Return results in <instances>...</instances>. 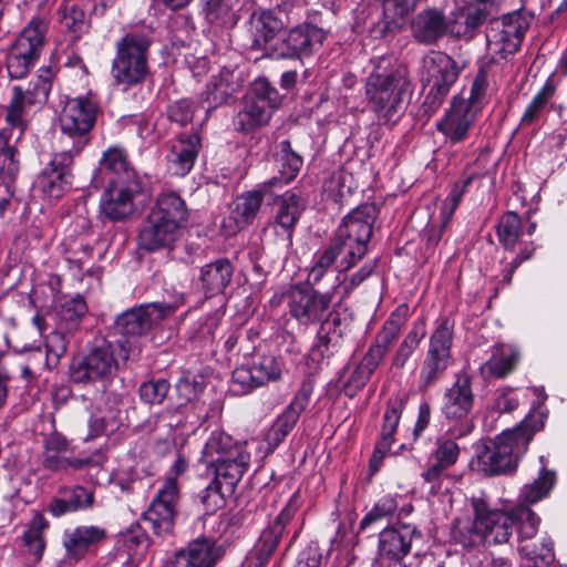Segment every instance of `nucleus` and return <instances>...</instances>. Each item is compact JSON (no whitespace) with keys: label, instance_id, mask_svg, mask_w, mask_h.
<instances>
[{"label":"nucleus","instance_id":"obj_22","mask_svg":"<svg viewBox=\"0 0 567 567\" xmlns=\"http://www.w3.org/2000/svg\"><path fill=\"white\" fill-rule=\"evenodd\" d=\"M51 90V81L49 76L38 75L23 89L21 85L12 87V97L6 106V124L18 125L27 128L24 120L25 105H41L47 102Z\"/></svg>","mask_w":567,"mask_h":567},{"label":"nucleus","instance_id":"obj_10","mask_svg":"<svg viewBox=\"0 0 567 567\" xmlns=\"http://www.w3.org/2000/svg\"><path fill=\"white\" fill-rule=\"evenodd\" d=\"M117 357L124 361L128 359L125 343L102 340L86 355L73 360L70 365L71 380L75 383L104 381L118 369Z\"/></svg>","mask_w":567,"mask_h":567},{"label":"nucleus","instance_id":"obj_50","mask_svg":"<svg viewBox=\"0 0 567 567\" xmlns=\"http://www.w3.org/2000/svg\"><path fill=\"white\" fill-rule=\"evenodd\" d=\"M238 0H207L205 19L217 27H233L237 22L235 7Z\"/></svg>","mask_w":567,"mask_h":567},{"label":"nucleus","instance_id":"obj_54","mask_svg":"<svg viewBox=\"0 0 567 567\" xmlns=\"http://www.w3.org/2000/svg\"><path fill=\"white\" fill-rule=\"evenodd\" d=\"M487 75L488 66L482 65L473 80L470 96L467 99L460 96V100L466 105V107L474 110V112L477 114L481 112L486 101L487 91L489 87Z\"/></svg>","mask_w":567,"mask_h":567},{"label":"nucleus","instance_id":"obj_25","mask_svg":"<svg viewBox=\"0 0 567 567\" xmlns=\"http://www.w3.org/2000/svg\"><path fill=\"white\" fill-rule=\"evenodd\" d=\"M76 154L60 148L38 178L41 192L49 198H61L71 187V167Z\"/></svg>","mask_w":567,"mask_h":567},{"label":"nucleus","instance_id":"obj_52","mask_svg":"<svg viewBox=\"0 0 567 567\" xmlns=\"http://www.w3.org/2000/svg\"><path fill=\"white\" fill-rule=\"evenodd\" d=\"M342 254L343 252L339 249V246H336L332 243L321 252L317 254L315 262L308 272L306 280L307 284L312 287L318 285L327 271L336 264L338 257Z\"/></svg>","mask_w":567,"mask_h":567},{"label":"nucleus","instance_id":"obj_6","mask_svg":"<svg viewBox=\"0 0 567 567\" xmlns=\"http://www.w3.org/2000/svg\"><path fill=\"white\" fill-rule=\"evenodd\" d=\"M151 33L142 29L126 31L114 43L115 54L111 64L114 83L123 91L143 84L151 74Z\"/></svg>","mask_w":567,"mask_h":567},{"label":"nucleus","instance_id":"obj_35","mask_svg":"<svg viewBox=\"0 0 567 567\" xmlns=\"http://www.w3.org/2000/svg\"><path fill=\"white\" fill-rule=\"evenodd\" d=\"M94 493L83 486L62 487L58 495L48 505V512L53 517H61L68 513H74L92 507Z\"/></svg>","mask_w":567,"mask_h":567},{"label":"nucleus","instance_id":"obj_27","mask_svg":"<svg viewBox=\"0 0 567 567\" xmlns=\"http://www.w3.org/2000/svg\"><path fill=\"white\" fill-rule=\"evenodd\" d=\"M477 115L474 110L466 107L460 96L456 95L452 99L450 109L436 123V130L451 145L458 144L467 138Z\"/></svg>","mask_w":567,"mask_h":567},{"label":"nucleus","instance_id":"obj_61","mask_svg":"<svg viewBox=\"0 0 567 567\" xmlns=\"http://www.w3.org/2000/svg\"><path fill=\"white\" fill-rule=\"evenodd\" d=\"M171 384L166 379L145 381L140 385V399L150 405L162 404L169 391Z\"/></svg>","mask_w":567,"mask_h":567},{"label":"nucleus","instance_id":"obj_21","mask_svg":"<svg viewBox=\"0 0 567 567\" xmlns=\"http://www.w3.org/2000/svg\"><path fill=\"white\" fill-rule=\"evenodd\" d=\"M106 538L107 530L100 525H78L65 529L62 535L64 561L79 564L87 557L95 556Z\"/></svg>","mask_w":567,"mask_h":567},{"label":"nucleus","instance_id":"obj_45","mask_svg":"<svg viewBox=\"0 0 567 567\" xmlns=\"http://www.w3.org/2000/svg\"><path fill=\"white\" fill-rule=\"evenodd\" d=\"M380 363L381 361L379 359L367 351L361 361L342 383V389L346 395L349 398L357 395V393L365 386Z\"/></svg>","mask_w":567,"mask_h":567},{"label":"nucleus","instance_id":"obj_36","mask_svg":"<svg viewBox=\"0 0 567 567\" xmlns=\"http://www.w3.org/2000/svg\"><path fill=\"white\" fill-rule=\"evenodd\" d=\"M408 311V306H399L383 323L381 330L375 337L374 343L369 347L368 352L373 354L381 362L388 353L391 344L398 339L401 329L406 321Z\"/></svg>","mask_w":567,"mask_h":567},{"label":"nucleus","instance_id":"obj_32","mask_svg":"<svg viewBox=\"0 0 567 567\" xmlns=\"http://www.w3.org/2000/svg\"><path fill=\"white\" fill-rule=\"evenodd\" d=\"M412 37L421 44H436L450 33V22L443 11L425 9L420 11L410 24Z\"/></svg>","mask_w":567,"mask_h":567},{"label":"nucleus","instance_id":"obj_64","mask_svg":"<svg viewBox=\"0 0 567 567\" xmlns=\"http://www.w3.org/2000/svg\"><path fill=\"white\" fill-rule=\"evenodd\" d=\"M447 470L434 463L430 464L421 474L423 480L422 487L430 495L436 496L446 487L444 486L445 478L447 477Z\"/></svg>","mask_w":567,"mask_h":567},{"label":"nucleus","instance_id":"obj_38","mask_svg":"<svg viewBox=\"0 0 567 567\" xmlns=\"http://www.w3.org/2000/svg\"><path fill=\"white\" fill-rule=\"evenodd\" d=\"M300 507V496L298 493H295L285 505V507L280 511V513L276 516L275 520L266 527L259 540L266 543L267 550H276L284 533L286 526L289 522L295 517L296 513Z\"/></svg>","mask_w":567,"mask_h":567},{"label":"nucleus","instance_id":"obj_8","mask_svg":"<svg viewBox=\"0 0 567 567\" xmlns=\"http://www.w3.org/2000/svg\"><path fill=\"white\" fill-rule=\"evenodd\" d=\"M187 468V458L182 454H177L171 467V474L164 478L148 508L143 514V520L159 537L171 535L174 530L181 501L177 477L184 474Z\"/></svg>","mask_w":567,"mask_h":567},{"label":"nucleus","instance_id":"obj_17","mask_svg":"<svg viewBox=\"0 0 567 567\" xmlns=\"http://www.w3.org/2000/svg\"><path fill=\"white\" fill-rule=\"evenodd\" d=\"M527 27L518 12L491 20L486 30L487 50L493 56L507 59L519 49Z\"/></svg>","mask_w":567,"mask_h":567},{"label":"nucleus","instance_id":"obj_56","mask_svg":"<svg viewBox=\"0 0 567 567\" xmlns=\"http://www.w3.org/2000/svg\"><path fill=\"white\" fill-rule=\"evenodd\" d=\"M377 260L365 262L358 271L352 275H346L341 279L338 277V285L334 291L341 299L348 298L364 280H367L375 270Z\"/></svg>","mask_w":567,"mask_h":567},{"label":"nucleus","instance_id":"obj_53","mask_svg":"<svg viewBox=\"0 0 567 567\" xmlns=\"http://www.w3.org/2000/svg\"><path fill=\"white\" fill-rule=\"evenodd\" d=\"M458 437H453L449 431L444 436L436 440L435 450L432 452L434 464L449 470L455 465L460 457V446L456 443Z\"/></svg>","mask_w":567,"mask_h":567},{"label":"nucleus","instance_id":"obj_44","mask_svg":"<svg viewBox=\"0 0 567 567\" xmlns=\"http://www.w3.org/2000/svg\"><path fill=\"white\" fill-rule=\"evenodd\" d=\"M556 484V472L548 470L543 465L539 470L537 478L533 483L525 484L519 492L517 505H529L535 504L543 498L547 497L553 487Z\"/></svg>","mask_w":567,"mask_h":567},{"label":"nucleus","instance_id":"obj_42","mask_svg":"<svg viewBox=\"0 0 567 567\" xmlns=\"http://www.w3.org/2000/svg\"><path fill=\"white\" fill-rule=\"evenodd\" d=\"M271 110L258 104L250 99H246L244 107L234 118L235 130L241 133H251L257 128L268 124L272 115Z\"/></svg>","mask_w":567,"mask_h":567},{"label":"nucleus","instance_id":"obj_24","mask_svg":"<svg viewBox=\"0 0 567 567\" xmlns=\"http://www.w3.org/2000/svg\"><path fill=\"white\" fill-rule=\"evenodd\" d=\"M244 83L243 73L235 66H223L217 74L212 75L200 95V103L207 112L230 102Z\"/></svg>","mask_w":567,"mask_h":567},{"label":"nucleus","instance_id":"obj_15","mask_svg":"<svg viewBox=\"0 0 567 567\" xmlns=\"http://www.w3.org/2000/svg\"><path fill=\"white\" fill-rule=\"evenodd\" d=\"M324 39L321 28L305 22L284 32L269 45L268 53L274 59L302 60L319 51Z\"/></svg>","mask_w":567,"mask_h":567},{"label":"nucleus","instance_id":"obj_3","mask_svg":"<svg viewBox=\"0 0 567 567\" xmlns=\"http://www.w3.org/2000/svg\"><path fill=\"white\" fill-rule=\"evenodd\" d=\"M543 426L542 416L530 413L514 429L503 431L492 445L477 449L478 470L487 476L514 472L535 433Z\"/></svg>","mask_w":567,"mask_h":567},{"label":"nucleus","instance_id":"obj_20","mask_svg":"<svg viewBox=\"0 0 567 567\" xmlns=\"http://www.w3.org/2000/svg\"><path fill=\"white\" fill-rule=\"evenodd\" d=\"M175 310L172 303H144L122 312L115 320V329L122 336L141 337Z\"/></svg>","mask_w":567,"mask_h":567},{"label":"nucleus","instance_id":"obj_43","mask_svg":"<svg viewBox=\"0 0 567 567\" xmlns=\"http://www.w3.org/2000/svg\"><path fill=\"white\" fill-rule=\"evenodd\" d=\"M100 167L102 171L113 174L112 179H141L128 161L126 150L117 145L103 152Z\"/></svg>","mask_w":567,"mask_h":567},{"label":"nucleus","instance_id":"obj_14","mask_svg":"<svg viewBox=\"0 0 567 567\" xmlns=\"http://www.w3.org/2000/svg\"><path fill=\"white\" fill-rule=\"evenodd\" d=\"M473 404L471 378L466 373H460L454 383L445 390L441 408L445 419L454 423L449 427V433L453 437H465L474 430Z\"/></svg>","mask_w":567,"mask_h":567},{"label":"nucleus","instance_id":"obj_23","mask_svg":"<svg viewBox=\"0 0 567 567\" xmlns=\"http://www.w3.org/2000/svg\"><path fill=\"white\" fill-rule=\"evenodd\" d=\"M420 536L414 525L396 523L379 534L378 556L381 563L400 565L411 551L413 538Z\"/></svg>","mask_w":567,"mask_h":567},{"label":"nucleus","instance_id":"obj_13","mask_svg":"<svg viewBox=\"0 0 567 567\" xmlns=\"http://www.w3.org/2000/svg\"><path fill=\"white\" fill-rule=\"evenodd\" d=\"M454 321L442 317L432 332L429 349L421 365L420 386L427 389L434 385L453 363L452 344Z\"/></svg>","mask_w":567,"mask_h":567},{"label":"nucleus","instance_id":"obj_62","mask_svg":"<svg viewBox=\"0 0 567 567\" xmlns=\"http://www.w3.org/2000/svg\"><path fill=\"white\" fill-rule=\"evenodd\" d=\"M248 99L271 111L277 109L281 102L278 91L266 79H258L254 82L251 95Z\"/></svg>","mask_w":567,"mask_h":567},{"label":"nucleus","instance_id":"obj_11","mask_svg":"<svg viewBox=\"0 0 567 567\" xmlns=\"http://www.w3.org/2000/svg\"><path fill=\"white\" fill-rule=\"evenodd\" d=\"M422 68L430 84L422 106L425 113L432 114L443 104L457 81L462 66L451 55L442 51H431L423 58Z\"/></svg>","mask_w":567,"mask_h":567},{"label":"nucleus","instance_id":"obj_30","mask_svg":"<svg viewBox=\"0 0 567 567\" xmlns=\"http://www.w3.org/2000/svg\"><path fill=\"white\" fill-rule=\"evenodd\" d=\"M487 8L484 3H457L449 20L450 34L467 41L474 39L489 18Z\"/></svg>","mask_w":567,"mask_h":567},{"label":"nucleus","instance_id":"obj_39","mask_svg":"<svg viewBox=\"0 0 567 567\" xmlns=\"http://www.w3.org/2000/svg\"><path fill=\"white\" fill-rule=\"evenodd\" d=\"M520 360L519 350L511 344H498L483 364V371L495 378H504L516 370Z\"/></svg>","mask_w":567,"mask_h":567},{"label":"nucleus","instance_id":"obj_29","mask_svg":"<svg viewBox=\"0 0 567 567\" xmlns=\"http://www.w3.org/2000/svg\"><path fill=\"white\" fill-rule=\"evenodd\" d=\"M25 128L7 125L0 130V183L9 189L14 182L19 168V145Z\"/></svg>","mask_w":567,"mask_h":567},{"label":"nucleus","instance_id":"obj_58","mask_svg":"<svg viewBox=\"0 0 567 567\" xmlns=\"http://www.w3.org/2000/svg\"><path fill=\"white\" fill-rule=\"evenodd\" d=\"M396 508L398 502L394 496H382L360 520L359 530L362 532L370 527L372 524L393 515Z\"/></svg>","mask_w":567,"mask_h":567},{"label":"nucleus","instance_id":"obj_19","mask_svg":"<svg viewBox=\"0 0 567 567\" xmlns=\"http://www.w3.org/2000/svg\"><path fill=\"white\" fill-rule=\"evenodd\" d=\"M331 302L332 293L298 285L289 292V313L301 324L318 323L327 317Z\"/></svg>","mask_w":567,"mask_h":567},{"label":"nucleus","instance_id":"obj_16","mask_svg":"<svg viewBox=\"0 0 567 567\" xmlns=\"http://www.w3.org/2000/svg\"><path fill=\"white\" fill-rule=\"evenodd\" d=\"M144 193L142 179H111L100 199V213L110 221H122L136 210V198Z\"/></svg>","mask_w":567,"mask_h":567},{"label":"nucleus","instance_id":"obj_59","mask_svg":"<svg viewBox=\"0 0 567 567\" xmlns=\"http://www.w3.org/2000/svg\"><path fill=\"white\" fill-rule=\"evenodd\" d=\"M343 329H334L331 331L330 322H322L317 333L316 342L312 350L320 357L330 355L331 349H336L343 336Z\"/></svg>","mask_w":567,"mask_h":567},{"label":"nucleus","instance_id":"obj_34","mask_svg":"<svg viewBox=\"0 0 567 567\" xmlns=\"http://www.w3.org/2000/svg\"><path fill=\"white\" fill-rule=\"evenodd\" d=\"M307 208V199L295 190H288L275 202L274 226L280 228V234L285 235L292 243V236Z\"/></svg>","mask_w":567,"mask_h":567},{"label":"nucleus","instance_id":"obj_37","mask_svg":"<svg viewBox=\"0 0 567 567\" xmlns=\"http://www.w3.org/2000/svg\"><path fill=\"white\" fill-rule=\"evenodd\" d=\"M234 268L228 259H218L200 269L199 280L206 296L223 293L229 285Z\"/></svg>","mask_w":567,"mask_h":567},{"label":"nucleus","instance_id":"obj_57","mask_svg":"<svg viewBox=\"0 0 567 567\" xmlns=\"http://www.w3.org/2000/svg\"><path fill=\"white\" fill-rule=\"evenodd\" d=\"M298 420L299 417H297V414L284 410V412L278 415L266 434V441L268 442V445L272 449H276L292 431Z\"/></svg>","mask_w":567,"mask_h":567},{"label":"nucleus","instance_id":"obj_41","mask_svg":"<svg viewBox=\"0 0 567 567\" xmlns=\"http://www.w3.org/2000/svg\"><path fill=\"white\" fill-rule=\"evenodd\" d=\"M85 1L64 0L58 10L60 23L73 34L74 40L80 39L90 29V23L83 10Z\"/></svg>","mask_w":567,"mask_h":567},{"label":"nucleus","instance_id":"obj_12","mask_svg":"<svg viewBox=\"0 0 567 567\" xmlns=\"http://www.w3.org/2000/svg\"><path fill=\"white\" fill-rule=\"evenodd\" d=\"M48 33V23L41 18H33L20 32L8 56L7 69L11 79H22L39 60Z\"/></svg>","mask_w":567,"mask_h":567},{"label":"nucleus","instance_id":"obj_40","mask_svg":"<svg viewBox=\"0 0 567 567\" xmlns=\"http://www.w3.org/2000/svg\"><path fill=\"white\" fill-rule=\"evenodd\" d=\"M276 156L279 163V176L271 178L277 179L272 188H280L297 177L303 165V159L297 152L292 151L288 140L281 141L278 144Z\"/></svg>","mask_w":567,"mask_h":567},{"label":"nucleus","instance_id":"obj_18","mask_svg":"<svg viewBox=\"0 0 567 567\" xmlns=\"http://www.w3.org/2000/svg\"><path fill=\"white\" fill-rule=\"evenodd\" d=\"M282 361L274 354L258 357L250 365H241L233 371L231 391L245 395L270 382H277L282 377Z\"/></svg>","mask_w":567,"mask_h":567},{"label":"nucleus","instance_id":"obj_5","mask_svg":"<svg viewBox=\"0 0 567 567\" xmlns=\"http://www.w3.org/2000/svg\"><path fill=\"white\" fill-rule=\"evenodd\" d=\"M409 87L406 70L392 65L390 58H379L365 85L370 109L384 123L395 122L402 110L403 94Z\"/></svg>","mask_w":567,"mask_h":567},{"label":"nucleus","instance_id":"obj_51","mask_svg":"<svg viewBox=\"0 0 567 567\" xmlns=\"http://www.w3.org/2000/svg\"><path fill=\"white\" fill-rule=\"evenodd\" d=\"M525 567H547L555 560L554 542L545 536L538 545L518 547Z\"/></svg>","mask_w":567,"mask_h":567},{"label":"nucleus","instance_id":"obj_63","mask_svg":"<svg viewBox=\"0 0 567 567\" xmlns=\"http://www.w3.org/2000/svg\"><path fill=\"white\" fill-rule=\"evenodd\" d=\"M205 388L204 377L189 371L184 372L176 383V391L182 400H195Z\"/></svg>","mask_w":567,"mask_h":567},{"label":"nucleus","instance_id":"obj_49","mask_svg":"<svg viewBox=\"0 0 567 567\" xmlns=\"http://www.w3.org/2000/svg\"><path fill=\"white\" fill-rule=\"evenodd\" d=\"M496 235L501 245L513 251L523 235L522 218L514 212L504 213L496 225Z\"/></svg>","mask_w":567,"mask_h":567},{"label":"nucleus","instance_id":"obj_60","mask_svg":"<svg viewBox=\"0 0 567 567\" xmlns=\"http://www.w3.org/2000/svg\"><path fill=\"white\" fill-rule=\"evenodd\" d=\"M284 24L272 11H262L256 20V30L268 51L269 45L275 43V35L282 29Z\"/></svg>","mask_w":567,"mask_h":567},{"label":"nucleus","instance_id":"obj_48","mask_svg":"<svg viewBox=\"0 0 567 567\" xmlns=\"http://www.w3.org/2000/svg\"><path fill=\"white\" fill-rule=\"evenodd\" d=\"M425 334L426 331L424 320L415 321L411 330L396 348L392 357V367L395 369H402L409 359L413 355Z\"/></svg>","mask_w":567,"mask_h":567},{"label":"nucleus","instance_id":"obj_46","mask_svg":"<svg viewBox=\"0 0 567 567\" xmlns=\"http://www.w3.org/2000/svg\"><path fill=\"white\" fill-rule=\"evenodd\" d=\"M48 527L49 523L44 516L37 513L28 523L27 529L22 535L23 546L34 561H39L43 556L47 547L44 532Z\"/></svg>","mask_w":567,"mask_h":567},{"label":"nucleus","instance_id":"obj_7","mask_svg":"<svg viewBox=\"0 0 567 567\" xmlns=\"http://www.w3.org/2000/svg\"><path fill=\"white\" fill-rule=\"evenodd\" d=\"M377 216L374 204H363L343 217L332 240L343 252L337 266L339 272L348 271L365 256Z\"/></svg>","mask_w":567,"mask_h":567},{"label":"nucleus","instance_id":"obj_1","mask_svg":"<svg viewBox=\"0 0 567 567\" xmlns=\"http://www.w3.org/2000/svg\"><path fill=\"white\" fill-rule=\"evenodd\" d=\"M203 462L214 470V480L198 493L207 514L223 507L247 472L250 453L246 442H238L223 431L210 434L203 450Z\"/></svg>","mask_w":567,"mask_h":567},{"label":"nucleus","instance_id":"obj_28","mask_svg":"<svg viewBox=\"0 0 567 567\" xmlns=\"http://www.w3.org/2000/svg\"><path fill=\"white\" fill-rule=\"evenodd\" d=\"M403 410L404 401L401 398L395 396L388 401L383 414L380 439L375 443L372 456L369 461L370 475H374L381 468L385 456L390 453L394 442L393 436L396 432Z\"/></svg>","mask_w":567,"mask_h":567},{"label":"nucleus","instance_id":"obj_9","mask_svg":"<svg viewBox=\"0 0 567 567\" xmlns=\"http://www.w3.org/2000/svg\"><path fill=\"white\" fill-rule=\"evenodd\" d=\"M97 103L91 96L68 99L60 114V148L80 155L91 141Z\"/></svg>","mask_w":567,"mask_h":567},{"label":"nucleus","instance_id":"obj_2","mask_svg":"<svg viewBox=\"0 0 567 567\" xmlns=\"http://www.w3.org/2000/svg\"><path fill=\"white\" fill-rule=\"evenodd\" d=\"M187 221L186 202L175 192L159 193L140 226L138 248L147 252L173 250Z\"/></svg>","mask_w":567,"mask_h":567},{"label":"nucleus","instance_id":"obj_26","mask_svg":"<svg viewBox=\"0 0 567 567\" xmlns=\"http://www.w3.org/2000/svg\"><path fill=\"white\" fill-rule=\"evenodd\" d=\"M224 556V549L209 537H199L177 550L165 567H214Z\"/></svg>","mask_w":567,"mask_h":567},{"label":"nucleus","instance_id":"obj_4","mask_svg":"<svg viewBox=\"0 0 567 567\" xmlns=\"http://www.w3.org/2000/svg\"><path fill=\"white\" fill-rule=\"evenodd\" d=\"M472 506L474 513H477V523L487 543L507 544L514 528L518 542L532 539L538 533L540 518L530 507L516 505L509 511H503L489 507L483 498H473Z\"/></svg>","mask_w":567,"mask_h":567},{"label":"nucleus","instance_id":"obj_47","mask_svg":"<svg viewBox=\"0 0 567 567\" xmlns=\"http://www.w3.org/2000/svg\"><path fill=\"white\" fill-rule=\"evenodd\" d=\"M556 92V86L551 79H548L537 94L526 106L520 122V127H529L536 124L547 110L549 101Z\"/></svg>","mask_w":567,"mask_h":567},{"label":"nucleus","instance_id":"obj_31","mask_svg":"<svg viewBox=\"0 0 567 567\" xmlns=\"http://www.w3.org/2000/svg\"><path fill=\"white\" fill-rule=\"evenodd\" d=\"M277 179H268L252 190L238 195L231 204L230 218L235 223L233 231L240 230L255 220L264 202L265 195L269 194Z\"/></svg>","mask_w":567,"mask_h":567},{"label":"nucleus","instance_id":"obj_33","mask_svg":"<svg viewBox=\"0 0 567 567\" xmlns=\"http://www.w3.org/2000/svg\"><path fill=\"white\" fill-rule=\"evenodd\" d=\"M202 148V140L197 133L181 134L169 144L166 155L168 169L177 176H185L193 168Z\"/></svg>","mask_w":567,"mask_h":567},{"label":"nucleus","instance_id":"obj_55","mask_svg":"<svg viewBox=\"0 0 567 567\" xmlns=\"http://www.w3.org/2000/svg\"><path fill=\"white\" fill-rule=\"evenodd\" d=\"M477 517V513H474L472 522L456 520L453 536L463 547H474L485 542L484 530L478 526Z\"/></svg>","mask_w":567,"mask_h":567}]
</instances>
